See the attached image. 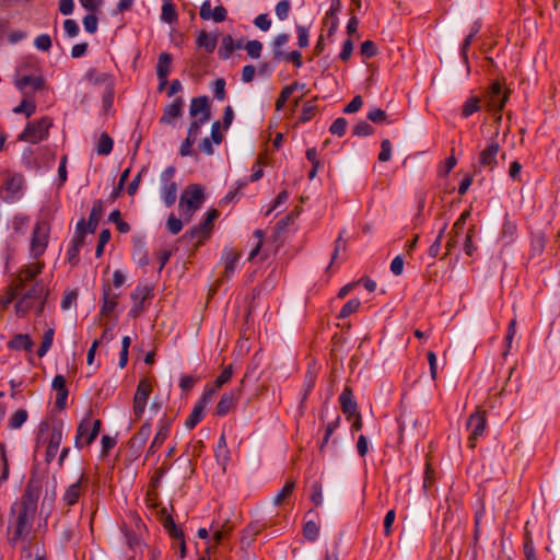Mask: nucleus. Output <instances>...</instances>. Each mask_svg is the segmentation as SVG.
Wrapping results in <instances>:
<instances>
[{
	"label": "nucleus",
	"instance_id": "nucleus-1",
	"mask_svg": "<svg viewBox=\"0 0 560 560\" xmlns=\"http://www.w3.org/2000/svg\"><path fill=\"white\" fill-rule=\"evenodd\" d=\"M40 493V483L34 478L27 482L24 494L22 495L18 509L16 527L11 538V542L14 544L23 535L27 534L31 528V522L37 510V500ZM15 512V508L12 509Z\"/></svg>",
	"mask_w": 560,
	"mask_h": 560
},
{
	"label": "nucleus",
	"instance_id": "nucleus-2",
	"mask_svg": "<svg viewBox=\"0 0 560 560\" xmlns=\"http://www.w3.org/2000/svg\"><path fill=\"white\" fill-rule=\"evenodd\" d=\"M301 213V207L294 206L293 209L282 219V247L287 246L284 255L288 258L294 257L303 247V236L295 235L298 226L295 219Z\"/></svg>",
	"mask_w": 560,
	"mask_h": 560
},
{
	"label": "nucleus",
	"instance_id": "nucleus-3",
	"mask_svg": "<svg viewBox=\"0 0 560 560\" xmlns=\"http://www.w3.org/2000/svg\"><path fill=\"white\" fill-rule=\"evenodd\" d=\"M205 200L203 188L199 184L188 185L180 195L179 210L183 220L189 223L197 210L200 209Z\"/></svg>",
	"mask_w": 560,
	"mask_h": 560
},
{
	"label": "nucleus",
	"instance_id": "nucleus-4",
	"mask_svg": "<svg viewBox=\"0 0 560 560\" xmlns=\"http://www.w3.org/2000/svg\"><path fill=\"white\" fill-rule=\"evenodd\" d=\"M19 300L15 303V311L19 316L27 314L37 302H42L47 298V290L40 281H35L26 289L23 288L19 293Z\"/></svg>",
	"mask_w": 560,
	"mask_h": 560
},
{
	"label": "nucleus",
	"instance_id": "nucleus-5",
	"mask_svg": "<svg viewBox=\"0 0 560 560\" xmlns=\"http://www.w3.org/2000/svg\"><path fill=\"white\" fill-rule=\"evenodd\" d=\"M52 121L48 117H43L37 121L28 122L22 133H20L19 141H25L33 144L38 143L48 137Z\"/></svg>",
	"mask_w": 560,
	"mask_h": 560
},
{
	"label": "nucleus",
	"instance_id": "nucleus-6",
	"mask_svg": "<svg viewBox=\"0 0 560 560\" xmlns=\"http://www.w3.org/2000/svg\"><path fill=\"white\" fill-rule=\"evenodd\" d=\"M49 237V224L45 221L37 222L33 230L31 253L38 258L46 249Z\"/></svg>",
	"mask_w": 560,
	"mask_h": 560
},
{
	"label": "nucleus",
	"instance_id": "nucleus-7",
	"mask_svg": "<svg viewBox=\"0 0 560 560\" xmlns=\"http://www.w3.org/2000/svg\"><path fill=\"white\" fill-rule=\"evenodd\" d=\"M487 425L486 412L477 409L467 420V429L469 430L468 446L476 447V442L485 432Z\"/></svg>",
	"mask_w": 560,
	"mask_h": 560
},
{
	"label": "nucleus",
	"instance_id": "nucleus-8",
	"mask_svg": "<svg viewBox=\"0 0 560 560\" xmlns=\"http://www.w3.org/2000/svg\"><path fill=\"white\" fill-rule=\"evenodd\" d=\"M151 393V385L147 380H141L137 386V390L133 397V412L139 419L147 406V400Z\"/></svg>",
	"mask_w": 560,
	"mask_h": 560
},
{
	"label": "nucleus",
	"instance_id": "nucleus-9",
	"mask_svg": "<svg viewBox=\"0 0 560 560\" xmlns=\"http://www.w3.org/2000/svg\"><path fill=\"white\" fill-rule=\"evenodd\" d=\"M43 267V262L24 266L12 282L22 290L28 282L36 281L35 278L42 272Z\"/></svg>",
	"mask_w": 560,
	"mask_h": 560
},
{
	"label": "nucleus",
	"instance_id": "nucleus-10",
	"mask_svg": "<svg viewBox=\"0 0 560 560\" xmlns=\"http://www.w3.org/2000/svg\"><path fill=\"white\" fill-rule=\"evenodd\" d=\"M189 114L192 117H197L200 114L201 116L197 120H201V122L209 121L211 117V112L208 97H194L190 103Z\"/></svg>",
	"mask_w": 560,
	"mask_h": 560
},
{
	"label": "nucleus",
	"instance_id": "nucleus-11",
	"mask_svg": "<svg viewBox=\"0 0 560 560\" xmlns=\"http://www.w3.org/2000/svg\"><path fill=\"white\" fill-rule=\"evenodd\" d=\"M213 229V222L208 221L206 219L202 224L192 226L189 231H187L182 240L186 242H191L197 240V243H201L203 238H207Z\"/></svg>",
	"mask_w": 560,
	"mask_h": 560
},
{
	"label": "nucleus",
	"instance_id": "nucleus-12",
	"mask_svg": "<svg viewBox=\"0 0 560 560\" xmlns=\"http://www.w3.org/2000/svg\"><path fill=\"white\" fill-rule=\"evenodd\" d=\"M500 151V145L495 141H491L479 154L478 164L482 167H489L491 171L497 165V155Z\"/></svg>",
	"mask_w": 560,
	"mask_h": 560
},
{
	"label": "nucleus",
	"instance_id": "nucleus-13",
	"mask_svg": "<svg viewBox=\"0 0 560 560\" xmlns=\"http://www.w3.org/2000/svg\"><path fill=\"white\" fill-rule=\"evenodd\" d=\"M241 392L242 389L241 387H238L229 393L223 394L217 405V415L225 416L226 413H229L235 407V404L241 396Z\"/></svg>",
	"mask_w": 560,
	"mask_h": 560
},
{
	"label": "nucleus",
	"instance_id": "nucleus-14",
	"mask_svg": "<svg viewBox=\"0 0 560 560\" xmlns=\"http://www.w3.org/2000/svg\"><path fill=\"white\" fill-rule=\"evenodd\" d=\"M85 480V475L82 474L80 476V478L72 485H70L63 495H62V502L66 506H72L74 505L79 498L81 497L83 490H84V486H83V481Z\"/></svg>",
	"mask_w": 560,
	"mask_h": 560
},
{
	"label": "nucleus",
	"instance_id": "nucleus-15",
	"mask_svg": "<svg viewBox=\"0 0 560 560\" xmlns=\"http://www.w3.org/2000/svg\"><path fill=\"white\" fill-rule=\"evenodd\" d=\"M199 14L202 20H213L219 23L226 19L228 11L223 5H218L212 10L210 1L206 0L200 7Z\"/></svg>",
	"mask_w": 560,
	"mask_h": 560
},
{
	"label": "nucleus",
	"instance_id": "nucleus-16",
	"mask_svg": "<svg viewBox=\"0 0 560 560\" xmlns=\"http://www.w3.org/2000/svg\"><path fill=\"white\" fill-rule=\"evenodd\" d=\"M23 184L24 178L20 174H15L8 178L2 186V189L4 191V196L2 197V199L4 201L13 200L16 197V195L21 191Z\"/></svg>",
	"mask_w": 560,
	"mask_h": 560
},
{
	"label": "nucleus",
	"instance_id": "nucleus-17",
	"mask_svg": "<svg viewBox=\"0 0 560 560\" xmlns=\"http://www.w3.org/2000/svg\"><path fill=\"white\" fill-rule=\"evenodd\" d=\"M61 441H62L61 428L54 427L50 432V435H49V441H48V445H47V450H46V454H45L46 463H50L55 459Z\"/></svg>",
	"mask_w": 560,
	"mask_h": 560
},
{
	"label": "nucleus",
	"instance_id": "nucleus-18",
	"mask_svg": "<svg viewBox=\"0 0 560 560\" xmlns=\"http://www.w3.org/2000/svg\"><path fill=\"white\" fill-rule=\"evenodd\" d=\"M339 401L341 405L342 412L348 417H352L358 412V404L353 398V393L351 387L346 386L342 393L339 396Z\"/></svg>",
	"mask_w": 560,
	"mask_h": 560
},
{
	"label": "nucleus",
	"instance_id": "nucleus-19",
	"mask_svg": "<svg viewBox=\"0 0 560 560\" xmlns=\"http://www.w3.org/2000/svg\"><path fill=\"white\" fill-rule=\"evenodd\" d=\"M15 86L22 92L27 86H31L33 91H43L46 83L42 75H23L16 79Z\"/></svg>",
	"mask_w": 560,
	"mask_h": 560
},
{
	"label": "nucleus",
	"instance_id": "nucleus-20",
	"mask_svg": "<svg viewBox=\"0 0 560 560\" xmlns=\"http://www.w3.org/2000/svg\"><path fill=\"white\" fill-rule=\"evenodd\" d=\"M183 105V100L177 97L172 104L164 108V113L160 119V122L170 125L174 119L179 118L182 116Z\"/></svg>",
	"mask_w": 560,
	"mask_h": 560
},
{
	"label": "nucleus",
	"instance_id": "nucleus-21",
	"mask_svg": "<svg viewBox=\"0 0 560 560\" xmlns=\"http://www.w3.org/2000/svg\"><path fill=\"white\" fill-rule=\"evenodd\" d=\"M151 435V425L148 423H144L138 433L130 439L129 441V447L133 450L135 452L140 451L144 444L147 443L148 439Z\"/></svg>",
	"mask_w": 560,
	"mask_h": 560
},
{
	"label": "nucleus",
	"instance_id": "nucleus-22",
	"mask_svg": "<svg viewBox=\"0 0 560 560\" xmlns=\"http://www.w3.org/2000/svg\"><path fill=\"white\" fill-rule=\"evenodd\" d=\"M117 299H118V295L112 293V289H110L109 284H106L103 288V306L101 310V314L104 316L109 315L115 310V307L117 305Z\"/></svg>",
	"mask_w": 560,
	"mask_h": 560
},
{
	"label": "nucleus",
	"instance_id": "nucleus-23",
	"mask_svg": "<svg viewBox=\"0 0 560 560\" xmlns=\"http://www.w3.org/2000/svg\"><path fill=\"white\" fill-rule=\"evenodd\" d=\"M34 342L27 334H18L9 341V348L13 350H25L31 352L33 350Z\"/></svg>",
	"mask_w": 560,
	"mask_h": 560
},
{
	"label": "nucleus",
	"instance_id": "nucleus-24",
	"mask_svg": "<svg viewBox=\"0 0 560 560\" xmlns=\"http://www.w3.org/2000/svg\"><path fill=\"white\" fill-rule=\"evenodd\" d=\"M546 247V237L542 233L533 234L530 238L529 258H539Z\"/></svg>",
	"mask_w": 560,
	"mask_h": 560
},
{
	"label": "nucleus",
	"instance_id": "nucleus-25",
	"mask_svg": "<svg viewBox=\"0 0 560 560\" xmlns=\"http://www.w3.org/2000/svg\"><path fill=\"white\" fill-rule=\"evenodd\" d=\"M86 79L90 83L94 85L104 84L105 90L114 85L112 77L109 74L98 72L96 69H90L86 72Z\"/></svg>",
	"mask_w": 560,
	"mask_h": 560
},
{
	"label": "nucleus",
	"instance_id": "nucleus-26",
	"mask_svg": "<svg viewBox=\"0 0 560 560\" xmlns=\"http://www.w3.org/2000/svg\"><path fill=\"white\" fill-rule=\"evenodd\" d=\"M340 424V416H337V418L329 423H327L325 428V435L319 444V453L325 455L329 451V439L332 435V433L337 430V428Z\"/></svg>",
	"mask_w": 560,
	"mask_h": 560
},
{
	"label": "nucleus",
	"instance_id": "nucleus-27",
	"mask_svg": "<svg viewBox=\"0 0 560 560\" xmlns=\"http://www.w3.org/2000/svg\"><path fill=\"white\" fill-rule=\"evenodd\" d=\"M91 420L90 418H84L77 429V435H75V447L82 448L84 445H86L85 440L91 431Z\"/></svg>",
	"mask_w": 560,
	"mask_h": 560
},
{
	"label": "nucleus",
	"instance_id": "nucleus-28",
	"mask_svg": "<svg viewBox=\"0 0 560 560\" xmlns=\"http://www.w3.org/2000/svg\"><path fill=\"white\" fill-rule=\"evenodd\" d=\"M102 215H103V202H102V200H96L93 203V207H92V210H91V213L89 217V221H88V229H89L90 233L95 232L98 221L101 220Z\"/></svg>",
	"mask_w": 560,
	"mask_h": 560
},
{
	"label": "nucleus",
	"instance_id": "nucleus-29",
	"mask_svg": "<svg viewBox=\"0 0 560 560\" xmlns=\"http://www.w3.org/2000/svg\"><path fill=\"white\" fill-rule=\"evenodd\" d=\"M198 47H203L207 52H212L218 43V37L215 35L211 36L206 31H201L196 40Z\"/></svg>",
	"mask_w": 560,
	"mask_h": 560
},
{
	"label": "nucleus",
	"instance_id": "nucleus-30",
	"mask_svg": "<svg viewBox=\"0 0 560 560\" xmlns=\"http://www.w3.org/2000/svg\"><path fill=\"white\" fill-rule=\"evenodd\" d=\"M172 56L167 52H162L159 56L158 65H156V75L158 79H164L167 77L171 71Z\"/></svg>",
	"mask_w": 560,
	"mask_h": 560
},
{
	"label": "nucleus",
	"instance_id": "nucleus-31",
	"mask_svg": "<svg viewBox=\"0 0 560 560\" xmlns=\"http://www.w3.org/2000/svg\"><path fill=\"white\" fill-rule=\"evenodd\" d=\"M167 435H168V425L164 424L159 429L152 443L150 444V446L148 448L147 456L153 455L158 451V448L164 443Z\"/></svg>",
	"mask_w": 560,
	"mask_h": 560
},
{
	"label": "nucleus",
	"instance_id": "nucleus-32",
	"mask_svg": "<svg viewBox=\"0 0 560 560\" xmlns=\"http://www.w3.org/2000/svg\"><path fill=\"white\" fill-rule=\"evenodd\" d=\"M240 258V253L230 248L224 252L225 269L224 276L229 278L235 270V265Z\"/></svg>",
	"mask_w": 560,
	"mask_h": 560
},
{
	"label": "nucleus",
	"instance_id": "nucleus-33",
	"mask_svg": "<svg viewBox=\"0 0 560 560\" xmlns=\"http://www.w3.org/2000/svg\"><path fill=\"white\" fill-rule=\"evenodd\" d=\"M480 109V98L478 96L468 97L462 107V117L468 118Z\"/></svg>",
	"mask_w": 560,
	"mask_h": 560
},
{
	"label": "nucleus",
	"instance_id": "nucleus-34",
	"mask_svg": "<svg viewBox=\"0 0 560 560\" xmlns=\"http://www.w3.org/2000/svg\"><path fill=\"white\" fill-rule=\"evenodd\" d=\"M113 145V139L106 132H103L98 139L96 151L100 155H108Z\"/></svg>",
	"mask_w": 560,
	"mask_h": 560
},
{
	"label": "nucleus",
	"instance_id": "nucleus-35",
	"mask_svg": "<svg viewBox=\"0 0 560 560\" xmlns=\"http://www.w3.org/2000/svg\"><path fill=\"white\" fill-rule=\"evenodd\" d=\"M162 20L168 24H173L177 21L178 15L176 13L175 7L168 0L164 2L162 5Z\"/></svg>",
	"mask_w": 560,
	"mask_h": 560
},
{
	"label": "nucleus",
	"instance_id": "nucleus-36",
	"mask_svg": "<svg viewBox=\"0 0 560 560\" xmlns=\"http://www.w3.org/2000/svg\"><path fill=\"white\" fill-rule=\"evenodd\" d=\"M235 46L231 35H226L222 39V45L218 50L220 58L229 59L234 51Z\"/></svg>",
	"mask_w": 560,
	"mask_h": 560
},
{
	"label": "nucleus",
	"instance_id": "nucleus-37",
	"mask_svg": "<svg viewBox=\"0 0 560 560\" xmlns=\"http://www.w3.org/2000/svg\"><path fill=\"white\" fill-rule=\"evenodd\" d=\"M55 330L54 328H49L44 332L43 341L37 350V354L39 358H43L49 348L51 347L54 340Z\"/></svg>",
	"mask_w": 560,
	"mask_h": 560
},
{
	"label": "nucleus",
	"instance_id": "nucleus-38",
	"mask_svg": "<svg viewBox=\"0 0 560 560\" xmlns=\"http://www.w3.org/2000/svg\"><path fill=\"white\" fill-rule=\"evenodd\" d=\"M21 289L13 282L8 287L5 295L1 298L0 305L2 308L8 307L12 301L19 296Z\"/></svg>",
	"mask_w": 560,
	"mask_h": 560
},
{
	"label": "nucleus",
	"instance_id": "nucleus-39",
	"mask_svg": "<svg viewBox=\"0 0 560 560\" xmlns=\"http://www.w3.org/2000/svg\"><path fill=\"white\" fill-rule=\"evenodd\" d=\"M36 110V104L34 101H31L28 98H24L20 105H18L13 112L15 114H25L26 117H31Z\"/></svg>",
	"mask_w": 560,
	"mask_h": 560
},
{
	"label": "nucleus",
	"instance_id": "nucleus-40",
	"mask_svg": "<svg viewBox=\"0 0 560 560\" xmlns=\"http://www.w3.org/2000/svg\"><path fill=\"white\" fill-rule=\"evenodd\" d=\"M508 101V94H500V96L492 97L489 102L490 106L495 110V114H498L495 120L499 122L502 119V116L500 112L505 106V103Z\"/></svg>",
	"mask_w": 560,
	"mask_h": 560
},
{
	"label": "nucleus",
	"instance_id": "nucleus-41",
	"mask_svg": "<svg viewBox=\"0 0 560 560\" xmlns=\"http://www.w3.org/2000/svg\"><path fill=\"white\" fill-rule=\"evenodd\" d=\"M360 305H361V302L358 299L349 300L340 310L338 317L339 318L349 317L351 314H353L358 311Z\"/></svg>",
	"mask_w": 560,
	"mask_h": 560
},
{
	"label": "nucleus",
	"instance_id": "nucleus-42",
	"mask_svg": "<svg viewBox=\"0 0 560 560\" xmlns=\"http://www.w3.org/2000/svg\"><path fill=\"white\" fill-rule=\"evenodd\" d=\"M203 410H205V408H202V406L196 405L194 407L191 413L189 415V417L187 418V420L185 422V424L188 429H192L197 425V423L202 418Z\"/></svg>",
	"mask_w": 560,
	"mask_h": 560
},
{
	"label": "nucleus",
	"instance_id": "nucleus-43",
	"mask_svg": "<svg viewBox=\"0 0 560 560\" xmlns=\"http://www.w3.org/2000/svg\"><path fill=\"white\" fill-rule=\"evenodd\" d=\"M353 136L357 137H366L374 133V128L365 120H360L354 127H353Z\"/></svg>",
	"mask_w": 560,
	"mask_h": 560
},
{
	"label": "nucleus",
	"instance_id": "nucleus-44",
	"mask_svg": "<svg viewBox=\"0 0 560 560\" xmlns=\"http://www.w3.org/2000/svg\"><path fill=\"white\" fill-rule=\"evenodd\" d=\"M151 292L152 288L149 285L137 287L136 290L131 293V299L133 302L143 304V301L151 295Z\"/></svg>",
	"mask_w": 560,
	"mask_h": 560
},
{
	"label": "nucleus",
	"instance_id": "nucleus-45",
	"mask_svg": "<svg viewBox=\"0 0 560 560\" xmlns=\"http://www.w3.org/2000/svg\"><path fill=\"white\" fill-rule=\"evenodd\" d=\"M176 192H177V185L176 183L172 182L171 184L166 185L163 191V199L166 206L174 205L176 200Z\"/></svg>",
	"mask_w": 560,
	"mask_h": 560
},
{
	"label": "nucleus",
	"instance_id": "nucleus-46",
	"mask_svg": "<svg viewBox=\"0 0 560 560\" xmlns=\"http://www.w3.org/2000/svg\"><path fill=\"white\" fill-rule=\"evenodd\" d=\"M163 525L167 529L168 534L174 538H182L183 532L177 528L172 515H166L163 520Z\"/></svg>",
	"mask_w": 560,
	"mask_h": 560
},
{
	"label": "nucleus",
	"instance_id": "nucleus-47",
	"mask_svg": "<svg viewBox=\"0 0 560 560\" xmlns=\"http://www.w3.org/2000/svg\"><path fill=\"white\" fill-rule=\"evenodd\" d=\"M27 419V412L24 409L16 410L10 419L9 427L11 429L20 428Z\"/></svg>",
	"mask_w": 560,
	"mask_h": 560
},
{
	"label": "nucleus",
	"instance_id": "nucleus-48",
	"mask_svg": "<svg viewBox=\"0 0 560 560\" xmlns=\"http://www.w3.org/2000/svg\"><path fill=\"white\" fill-rule=\"evenodd\" d=\"M183 222L180 219L176 218L173 213L168 215L166 221V228L171 234L176 235L182 231Z\"/></svg>",
	"mask_w": 560,
	"mask_h": 560
},
{
	"label": "nucleus",
	"instance_id": "nucleus-49",
	"mask_svg": "<svg viewBox=\"0 0 560 560\" xmlns=\"http://www.w3.org/2000/svg\"><path fill=\"white\" fill-rule=\"evenodd\" d=\"M347 125H348L347 120L342 117H339L331 124L329 131L332 135L342 137L346 133Z\"/></svg>",
	"mask_w": 560,
	"mask_h": 560
},
{
	"label": "nucleus",
	"instance_id": "nucleus-50",
	"mask_svg": "<svg viewBox=\"0 0 560 560\" xmlns=\"http://www.w3.org/2000/svg\"><path fill=\"white\" fill-rule=\"evenodd\" d=\"M303 533H304L305 538H307L308 540L313 541L318 536L319 527L317 526V524L315 522L308 521L304 525Z\"/></svg>",
	"mask_w": 560,
	"mask_h": 560
},
{
	"label": "nucleus",
	"instance_id": "nucleus-51",
	"mask_svg": "<svg viewBox=\"0 0 560 560\" xmlns=\"http://www.w3.org/2000/svg\"><path fill=\"white\" fill-rule=\"evenodd\" d=\"M244 48L247 51V55L252 58H258L260 56L262 45L259 40H249Z\"/></svg>",
	"mask_w": 560,
	"mask_h": 560
},
{
	"label": "nucleus",
	"instance_id": "nucleus-52",
	"mask_svg": "<svg viewBox=\"0 0 560 560\" xmlns=\"http://www.w3.org/2000/svg\"><path fill=\"white\" fill-rule=\"evenodd\" d=\"M475 226H470L467 231L466 238L464 242V250L466 255L472 256L474 253L477 250V247L472 243V235H474Z\"/></svg>",
	"mask_w": 560,
	"mask_h": 560
},
{
	"label": "nucleus",
	"instance_id": "nucleus-53",
	"mask_svg": "<svg viewBox=\"0 0 560 560\" xmlns=\"http://www.w3.org/2000/svg\"><path fill=\"white\" fill-rule=\"evenodd\" d=\"M360 52L365 58H372L377 54V47L372 40H365L361 44Z\"/></svg>",
	"mask_w": 560,
	"mask_h": 560
},
{
	"label": "nucleus",
	"instance_id": "nucleus-54",
	"mask_svg": "<svg viewBox=\"0 0 560 560\" xmlns=\"http://www.w3.org/2000/svg\"><path fill=\"white\" fill-rule=\"evenodd\" d=\"M392 158V143L388 139H384L381 142V152L378 154V161L387 162Z\"/></svg>",
	"mask_w": 560,
	"mask_h": 560
},
{
	"label": "nucleus",
	"instance_id": "nucleus-55",
	"mask_svg": "<svg viewBox=\"0 0 560 560\" xmlns=\"http://www.w3.org/2000/svg\"><path fill=\"white\" fill-rule=\"evenodd\" d=\"M34 45L39 50L48 51L51 47V38L47 34L38 35L34 40Z\"/></svg>",
	"mask_w": 560,
	"mask_h": 560
},
{
	"label": "nucleus",
	"instance_id": "nucleus-56",
	"mask_svg": "<svg viewBox=\"0 0 560 560\" xmlns=\"http://www.w3.org/2000/svg\"><path fill=\"white\" fill-rule=\"evenodd\" d=\"M386 118V112L381 108H373L368 113V119L374 124H383Z\"/></svg>",
	"mask_w": 560,
	"mask_h": 560
},
{
	"label": "nucleus",
	"instance_id": "nucleus-57",
	"mask_svg": "<svg viewBox=\"0 0 560 560\" xmlns=\"http://www.w3.org/2000/svg\"><path fill=\"white\" fill-rule=\"evenodd\" d=\"M213 95L217 100L223 101L225 98V80L222 78L213 82Z\"/></svg>",
	"mask_w": 560,
	"mask_h": 560
},
{
	"label": "nucleus",
	"instance_id": "nucleus-58",
	"mask_svg": "<svg viewBox=\"0 0 560 560\" xmlns=\"http://www.w3.org/2000/svg\"><path fill=\"white\" fill-rule=\"evenodd\" d=\"M0 466L2 467L0 480L4 481L9 477V464L5 455L4 446L0 445Z\"/></svg>",
	"mask_w": 560,
	"mask_h": 560
},
{
	"label": "nucleus",
	"instance_id": "nucleus-59",
	"mask_svg": "<svg viewBox=\"0 0 560 560\" xmlns=\"http://www.w3.org/2000/svg\"><path fill=\"white\" fill-rule=\"evenodd\" d=\"M516 232V225L512 221L509 220V215L504 217V222L502 226V236L512 240L513 235Z\"/></svg>",
	"mask_w": 560,
	"mask_h": 560
},
{
	"label": "nucleus",
	"instance_id": "nucleus-60",
	"mask_svg": "<svg viewBox=\"0 0 560 560\" xmlns=\"http://www.w3.org/2000/svg\"><path fill=\"white\" fill-rule=\"evenodd\" d=\"M98 20L94 14H88L83 18V25L88 33H95L97 30Z\"/></svg>",
	"mask_w": 560,
	"mask_h": 560
},
{
	"label": "nucleus",
	"instance_id": "nucleus-61",
	"mask_svg": "<svg viewBox=\"0 0 560 560\" xmlns=\"http://www.w3.org/2000/svg\"><path fill=\"white\" fill-rule=\"evenodd\" d=\"M363 105V100L360 95H357L352 98V101L347 104L343 108L345 114H353L357 113Z\"/></svg>",
	"mask_w": 560,
	"mask_h": 560
},
{
	"label": "nucleus",
	"instance_id": "nucleus-62",
	"mask_svg": "<svg viewBox=\"0 0 560 560\" xmlns=\"http://www.w3.org/2000/svg\"><path fill=\"white\" fill-rule=\"evenodd\" d=\"M312 502L318 506L323 503V492H322V485L318 482H314L312 485V494H311Z\"/></svg>",
	"mask_w": 560,
	"mask_h": 560
},
{
	"label": "nucleus",
	"instance_id": "nucleus-63",
	"mask_svg": "<svg viewBox=\"0 0 560 560\" xmlns=\"http://www.w3.org/2000/svg\"><path fill=\"white\" fill-rule=\"evenodd\" d=\"M353 51V42L351 38H348L343 42L339 58L342 61H347L350 59Z\"/></svg>",
	"mask_w": 560,
	"mask_h": 560
},
{
	"label": "nucleus",
	"instance_id": "nucleus-64",
	"mask_svg": "<svg viewBox=\"0 0 560 560\" xmlns=\"http://www.w3.org/2000/svg\"><path fill=\"white\" fill-rule=\"evenodd\" d=\"M63 28H65V32L66 34L69 36V37H74L78 35L79 33V26H78V23L72 20V19H67L65 20L63 22Z\"/></svg>",
	"mask_w": 560,
	"mask_h": 560
}]
</instances>
